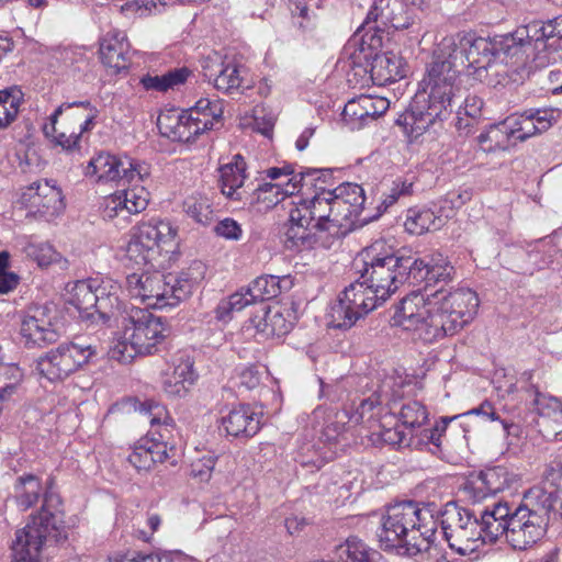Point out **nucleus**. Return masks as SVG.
Returning <instances> with one entry per match:
<instances>
[{"mask_svg":"<svg viewBox=\"0 0 562 562\" xmlns=\"http://www.w3.org/2000/svg\"><path fill=\"white\" fill-rule=\"evenodd\" d=\"M458 61L450 52L442 49V40L432 52V59L420 80L409 109L401 114L396 124L402 126L411 142L422 136L430 126L446 120L460 97L456 81Z\"/></svg>","mask_w":562,"mask_h":562,"instance_id":"1","label":"nucleus"},{"mask_svg":"<svg viewBox=\"0 0 562 562\" xmlns=\"http://www.w3.org/2000/svg\"><path fill=\"white\" fill-rule=\"evenodd\" d=\"M498 63L516 70L544 68L562 60V31L558 19L532 21L514 32L495 36Z\"/></svg>","mask_w":562,"mask_h":562,"instance_id":"2","label":"nucleus"},{"mask_svg":"<svg viewBox=\"0 0 562 562\" xmlns=\"http://www.w3.org/2000/svg\"><path fill=\"white\" fill-rule=\"evenodd\" d=\"M437 525L429 506L413 501L400 502L387 507L378 535L379 542L383 550H395L398 555H430L437 550L431 544Z\"/></svg>","mask_w":562,"mask_h":562,"instance_id":"3","label":"nucleus"},{"mask_svg":"<svg viewBox=\"0 0 562 562\" xmlns=\"http://www.w3.org/2000/svg\"><path fill=\"white\" fill-rule=\"evenodd\" d=\"M326 170L329 176L317 172L301 184V189L314 187L315 194L308 201H300L290 211L284 232L288 248L308 249L314 247L322 234L328 233L333 236L331 226H329L333 211L330 201L333 183L329 182L331 171Z\"/></svg>","mask_w":562,"mask_h":562,"instance_id":"4","label":"nucleus"},{"mask_svg":"<svg viewBox=\"0 0 562 562\" xmlns=\"http://www.w3.org/2000/svg\"><path fill=\"white\" fill-rule=\"evenodd\" d=\"M115 324L122 335L110 347L108 356L123 364L131 363L136 356L156 353L166 338L167 326L164 319L148 308L124 305Z\"/></svg>","mask_w":562,"mask_h":562,"instance_id":"5","label":"nucleus"},{"mask_svg":"<svg viewBox=\"0 0 562 562\" xmlns=\"http://www.w3.org/2000/svg\"><path fill=\"white\" fill-rule=\"evenodd\" d=\"M66 538L63 503L56 493L46 491L40 512L18 529L11 544L13 562H38L47 542Z\"/></svg>","mask_w":562,"mask_h":562,"instance_id":"6","label":"nucleus"},{"mask_svg":"<svg viewBox=\"0 0 562 562\" xmlns=\"http://www.w3.org/2000/svg\"><path fill=\"white\" fill-rule=\"evenodd\" d=\"M201 268V263L195 262L178 274L132 273L126 277L125 288L131 297L139 300L147 307L173 306L192 294L202 278V272L198 271Z\"/></svg>","mask_w":562,"mask_h":562,"instance_id":"7","label":"nucleus"},{"mask_svg":"<svg viewBox=\"0 0 562 562\" xmlns=\"http://www.w3.org/2000/svg\"><path fill=\"white\" fill-rule=\"evenodd\" d=\"M429 293L412 292L400 303L395 314V323L405 330L416 333L417 337L425 342H432L457 334L461 328L450 326V311L447 313L440 308L441 303L436 306L428 304Z\"/></svg>","mask_w":562,"mask_h":562,"instance_id":"8","label":"nucleus"},{"mask_svg":"<svg viewBox=\"0 0 562 562\" xmlns=\"http://www.w3.org/2000/svg\"><path fill=\"white\" fill-rule=\"evenodd\" d=\"M550 496L538 487L530 488L522 503L512 513L507 542L516 550H526L540 540L549 524Z\"/></svg>","mask_w":562,"mask_h":562,"instance_id":"9","label":"nucleus"},{"mask_svg":"<svg viewBox=\"0 0 562 562\" xmlns=\"http://www.w3.org/2000/svg\"><path fill=\"white\" fill-rule=\"evenodd\" d=\"M413 23V9L405 0H376L353 36L364 48L381 49L390 29L404 30Z\"/></svg>","mask_w":562,"mask_h":562,"instance_id":"10","label":"nucleus"},{"mask_svg":"<svg viewBox=\"0 0 562 562\" xmlns=\"http://www.w3.org/2000/svg\"><path fill=\"white\" fill-rule=\"evenodd\" d=\"M442 49L450 52L459 66L480 81L498 63L495 37L485 38L471 32L457 33L442 38Z\"/></svg>","mask_w":562,"mask_h":562,"instance_id":"11","label":"nucleus"},{"mask_svg":"<svg viewBox=\"0 0 562 562\" xmlns=\"http://www.w3.org/2000/svg\"><path fill=\"white\" fill-rule=\"evenodd\" d=\"M441 529L450 549L460 555L475 554L483 547L477 515L456 503H447L441 512Z\"/></svg>","mask_w":562,"mask_h":562,"instance_id":"12","label":"nucleus"},{"mask_svg":"<svg viewBox=\"0 0 562 562\" xmlns=\"http://www.w3.org/2000/svg\"><path fill=\"white\" fill-rule=\"evenodd\" d=\"M97 346L85 342H65L37 360L40 374L50 382L63 381L98 357Z\"/></svg>","mask_w":562,"mask_h":562,"instance_id":"13","label":"nucleus"},{"mask_svg":"<svg viewBox=\"0 0 562 562\" xmlns=\"http://www.w3.org/2000/svg\"><path fill=\"white\" fill-rule=\"evenodd\" d=\"M359 278L347 286L329 311V325L336 329H349L358 319L385 302Z\"/></svg>","mask_w":562,"mask_h":562,"instance_id":"14","label":"nucleus"},{"mask_svg":"<svg viewBox=\"0 0 562 562\" xmlns=\"http://www.w3.org/2000/svg\"><path fill=\"white\" fill-rule=\"evenodd\" d=\"M352 49L349 56V66L362 72H370L374 85L385 86L402 79L405 74L402 59L393 53H380V49L364 48L361 37L353 36L346 47Z\"/></svg>","mask_w":562,"mask_h":562,"instance_id":"15","label":"nucleus"},{"mask_svg":"<svg viewBox=\"0 0 562 562\" xmlns=\"http://www.w3.org/2000/svg\"><path fill=\"white\" fill-rule=\"evenodd\" d=\"M414 260L407 256L403 261L390 259L386 263L360 265L357 270L360 279L385 301L405 282L411 283V271Z\"/></svg>","mask_w":562,"mask_h":562,"instance_id":"16","label":"nucleus"},{"mask_svg":"<svg viewBox=\"0 0 562 562\" xmlns=\"http://www.w3.org/2000/svg\"><path fill=\"white\" fill-rule=\"evenodd\" d=\"M441 303L440 308L446 313L450 311L452 328H463L473 317L479 307V297L474 291L468 288L443 289L439 288L429 293L428 304L436 306Z\"/></svg>","mask_w":562,"mask_h":562,"instance_id":"17","label":"nucleus"},{"mask_svg":"<svg viewBox=\"0 0 562 562\" xmlns=\"http://www.w3.org/2000/svg\"><path fill=\"white\" fill-rule=\"evenodd\" d=\"M411 284L425 282L424 293L435 292L439 288L446 286L456 279V268L451 265L447 257L440 252H434L425 258L413 257Z\"/></svg>","mask_w":562,"mask_h":562,"instance_id":"18","label":"nucleus"},{"mask_svg":"<svg viewBox=\"0 0 562 562\" xmlns=\"http://www.w3.org/2000/svg\"><path fill=\"white\" fill-rule=\"evenodd\" d=\"M55 311L47 305H34L27 308L20 334L27 347H43L56 342L59 333L54 324Z\"/></svg>","mask_w":562,"mask_h":562,"instance_id":"19","label":"nucleus"},{"mask_svg":"<svg viewBox=\"0 0 562 562\" xmlns=\"http://www.w3.org/2000/svg\"><path fill=\"white\" fill-rule=\"evenodd\" d=\"M514 474L503 465L486 468L477 473H471L463 484L464 497L473 503H482L509 487Z\"/></svg>","mask_w":562,"mask_h":562,"instance_id":"20","label":"nucleus"},{"mask_svg":"<svg viewBox=\"0 0 562 562\" xmlns=\"http://www.w3.org/2000/svg\"><path fill=\"white\" fill-rule=\"evenodd\" d=\"M19 201L29 214L41 217H54L65 207L61 190L47 180L24 188Z\"/></svg>","mask_w":562,"mask_h":562,"instance_id":"21","label":"nucleus"},{"mask_svg":"<svg viewBox=\"0 0 562 562\" xmlns=\"http://www.w3.org/2000/svg\"><path fill=\"white\" fill-rule=\"evenodd\" d=\"M203 75L209 81L214 82L218 91L226 94L245 93L252 88V83L247 79V68L234 60L217 63L209 57L203 65Z\"/></svg>","mask_w":562,"mask_h":562,"instance_id":"22","label":"nucleus"},{"mask_svg":"<svg viewBox=\"0 0 562 562\" xmlns=\"http://www.w3.org/2000/svg\"><path fill=\"white\" fill-rule=\"evenodd\" d=\"M317 172L329 176L327 170H308L307 172L300 173V180H296V176H294L286 181L260 184L251 193L250 204L257 206L258 212H266L283 201L285 196L293 195L295 192L300 191L301 184Z\"/></svg>","mask_w":562,"mask_h":562,"instance_id":"23","label":"nucleus"},{"mask_svg":"<svg viewBox=\"0 0 562 562\" xmlns=\"http://www.w3.org/2000/svg\"><path fill=\"white\" fill-rule=\"evenodd\" d=\"M157 126L162 136L173 140L189 143L198 135L207 131V122H201L187 111L168 110L157 120Z\"/></svg>","mask_w":562,"mask_h":562,"instance_id":"24","label":"nucleus"},{"mask_svg":"<svg viewBox=\"0 0 562 562\" xmlns=\"http://www.w3.org/2000/svg\"><path fill=\"white\" fill-rule=\"evenodd\" d=\"M389 108L390 101L386 98L361 94L346 103L341 115L351 128H360L385 114Z\"/></svg>","mask_w":562,"mask_h":562,"instance_id":"25","label":"nucleus"},{"mask_svg":"<svg viewBox=\"0 0 562 562\" xmlns=\"http://www.w3.org/2000/svg\"><path fill=\"white\" fill-rule=\"evenodd\" d=\"M98 116V110L88 100L61 103L49 116L52 123L63 127L77 128L80 133L91 131Z\"/></svg>","mask_w":562,"mask_h":562,"instance_id":"26","label":"nucleus"},{"mask_svg":"<svg viewBox=\"0 0 562 562\" xmlns=\"http://www.w3.org/2000/svg\"><path fill=\"white\" fill-rule=\"evenodd\" d=\"M121 418L148 419V422H168L171 419L166 406L154 400L140 402L126 398L111 406L108 416Z\"/></svg>","mask_w":562,"mask_h":562,"instance_id":"27","label":"nucleus"},{"mask_svg":"<svg viewBox=\"0 0 562 562\" xmlns=\"http://www.w3.org/2000/svg\"><path fill=\"white\" fill-rule=\"evenodd\" d=\"M149 202V192L144 187L135 186L116 191L106 199L103 215L113 218L121 214H137L144 211Z\"/></svg>","mask_w":562,"mask_h":562,"instance_id":"28","label":"nucleus"},{"mask_svg":"<svg viewBox=\"0 0 562 562\" xmlns=\"http://www.w3.org/2000/svg\"><path fill=\"white\" fill-rule=\"evenodd\" d=\"M512 513L507 503H494L480 512L477 517L484 543L496 542L502 536L507 538Z\"/></svg>","mask_w":562,"mask_h":562,"instance_id":"29","label":"nucleus"},{"mask_svg":"<svg viewBox=\"0 0 562 562\" xmlns=\"http://www.w3.org/2000/svg\"><path fill=\"white\" fill-rule=\"evenodd\" d=\"M261 314L250 318L258 334L265 338L282 337L290 333L293 322L292 313L279 305L263 307Z\"/></svg>","mask_w":562,"mask_h":562,"instance_id":"30","label":"nucleus"},{"mask_svg":"<svg viewBox=\"0 0 562 562\" xmlns=\"http://www.w3.org/2000/svg\"><path fill=\"white\" fill-rule=\"evenodd\" d=\"M100 57L104 66L116 72L127 69L131 63L130 43L124 32H108L100 44Z\"/></svg>","mask_w":562,"mask_h":562,"instance_id":"31","label":"nucleus"},{"mask_svg":"<svg viewBox=\"0 0 562 562\" xmlns=\"http://www.w3.org/2000/svg\"><path fill=\"white\" fill-rule=\"evenodd\" d=\"M95 288L94 295L98 300L97 314L104 322L109 323L111 319H116V316L122 312L121 303L119 300L120 284L110 278L99 279L90 278Z\"/></svg>","mask_w":562,"mask_h":562,"instance_id":"32","label":"nucleus"},{"mask_svg":"<svg viewBox=\"0 0 562 562\" xmlns=\"http://www.w3.org/2000/svg\"><path fill=\"white\" fill-rule=\"evenodd\" d=\"M124 161L125 157L101 151L89 161L86 176L104 183L124 180Z\"/></svg>","mask_w":562,"mask_h":562,"instance_id":"33","label":"nucleus"},{"mask_svg":"<svg viewBox=\"0 0 562 562\" xmlns=\"http://www.w3.org/2000/svg\"><path fill=\"white\" fill-rule=\"evenodd\" d=\"M133 234L142 239L146 245L156 248L158 254L161 255L165 246L170 244L175 236L176 231L171 224L160 218H150L147 222H142L134 228Z\"/></svg>","mask_w":562,"mask_h":562,"instance_id":"34","label":"nucleus"},{"mask_svg":"<svg viewBox=\"0 0 562 562\" xmlns=\"http://www.w3.org/2000/svg\"><path fill=\"white\" fill-rule=\"evenodd\" d=\"M170 458L165 442L143 439L132 453L128 456V462L137 471H149L157 462H165Z\"/></svg>","mask_w":562,"mask_h":562,"instance_id":"35","label":"nucleus"},{"mask_svg":"<svg viewBox=\"0 0 562 562\" xmlns=\"http://www.w3.org/2000/svg\"><path fill=\"white\" fill-rule=\"evenodd\" d=\"M246 179V161L239 155H235L233 160L220 168V183L224 195L231 200H240L243 187Z\"/></svg>","mask_w":562,"mask_h":562,"instance_id":"36","label":"nucleus"},{"mask_svg":"<svg viewBox=\"0 0 562 562\" xmlns=\"http://www.w3.org/2000/svg\"><path fill=\"white\" fill-rule=\"evenodd\" d=\"M192 76V70L188 67L172 68L165 74H146L139 83L146 91L167 92L183 86Z\"/></svg>","mask_w":562,"mask_h":562,"instance_id":"37","label":"nucleus"},{"mask_svg":"<svg viewBox=\"0 0 562 562\" xmlns=\"http://www.w3.org/2000/svg\"><path fill=\"white\" fill-rule=\"evenodd\" d=\"M198 375L193 369V362L187 358L181 359L175 366L172 372L167 373L164 380V391L169 396H184L194 384Z\"/></svg>","mask_w":562,"mask_h":562,"instance_id":"38","label":"nucleus"},{"mask_svg":"<svg viewBox=\"0 0 562 562\" xmlns=\"http://www.w3.org/2000/svg\"><path fill=\"white\" fill-rule=\"evenodd\" d=\"M372 441L383 442L397 448H408L414 445L415 424H374Z\"/></svg>","mask_w":562,"mask_h":562,"instance_id":"39","label":"nucleus"},{"mask_svg":"<svg viewBox=\"0 0 562 562\" xmlns=\"http://www.w3.org/2000/svg\"><path fill=\"white\" fill-rule=\"evenodd\" d=\"M291 284L289 277L261 276L248 285V295L255 303L268 301L289 290Z\"/></svg>","mask_w":562,"mask_h":562,"instance_id":"40","label":"nucleus"},{"mask_svg":"<svg viewBox=\"0 0 562 562\" xmlns=\"http://www.w3.org/2000/svg\"><path fill=\"white\" fill-rule=\"evenodd\" d=\"M91 279L77 281L68 293L67 303L72 305L82 317L90 318L97 313L95 300Z\"/></svg>","mask_w":562,"mask_h":562,"instance_id":"41","label":"nucleus"},{"mask_svg":"<svg viewBox=\"0 0 562 562\" xmlns=\"http://www.w3.org/2000/svg\"><path fill=\"white\" fill-rule=\"evenodd\" d=\"M23 376L18 364L0 367V413L11 400L22 395Z\"/></svg>","mask_w":562,"mask_h":562,"instance_id":"42","label":"nucleus"},{"mask_svg":"<svg viewBox=\"0 0 562 562\" xmlns=\"http://www.w3.org/2000/svg\"><path fill=\"white\" fill-rule=\"evenodd\" d=\"M446 223L442 216H438L429 209H409L404 223L405 229L413 235H422L427 232L440 229Z\"/></svg>","mask_w":562,"mask_h":562,"instance_id":"43","label":"nucleus"},{"mask_svg":"<svg viewBox=\"0 0 562 562\" xmlns=\"http://www.w3.org/2000/svg\"><path fill=\"white\" fill-rule=\"evenodd\" d=\"M42 493L41 480L33 475L26 474L19 476L13 487V498L18 507L25 512L33 507Z\"/></svg>","mask_w":562,"mask_h":562,"instance_id":"44","label":"nucleus"},{"mask_svg":"<svg viewBox=\"0 0 562 562\" xmlns=\"http://www.w3.org/2000/svg\"><path fill=\"white\" fill-rule=\"evenodd\" d=\"M550 497L548 515L562 518V468L555 469L552 464L546 471L543 486H537Z\"/></svg>","mask_w":562,"mask_h":562,"instance_id":"45","label":"nucleus"},{"mask_svg":"<svg viewBox=\"0 0 562 562\" xmlns=\"http://www.w3.org/2000/svg\"><path fill=\"white\" fill-rule=\"evenodd\" d=\"M44 133L55 146L67 153H75L80 149L83 133L78 132L77 128L70 130V127H63L60 123L49 121V124L44 126Z\"/></svg>","mask_w":562,"mask_h":562,"instance_id":"46","label":"nucleus"},{"mask_svg":"<svg viewBox=\"0 0 562 562\" xmlns=\"http://www.w3.org/2000/svg\"><path fill=\"white\" fill-rule=\"evenodd\" d=\"M406 258L405 256H395L394 249L385 240L379 239L366 247L356 258L355 266L358 268L360 265H380L386 263L390 259L400 260Z\"/></svg>","mask_w":562,"mask_h":562,"instance_id":"47","label":"nucleus"},{"mask_svg":"<svg viewBox=\"0 0 562 562\" xmlns=\"http://www.w3.org/2000/svg\"><path fill=\"white\" fill-rule=\"evenodd\" d=\"M160 256L161 255L158 254L156 248H151L137 236L132 234L125 248V257L132 265L138 267L151 265L155 267V262H157Z\"/></svg>","mask_w":562,"mask_h":562,"instance_id":"48","label":"nucleus"},{"mask_svg":"<svg viewBox=\"0 0 562 562\" xmlns=\"http://www.w3.org/2000/svg\"><path fill=\"white\" fill-rule=\"evenodd\" d=\"M186 214L201 225H209L214 218L210 199L205 195H191L183 203Z\"/></svg>","mask_w":562,"mask_h":562,"instance_id":"49","label":"nucleus"},{"mask_svg":"<svg viewBox=\"0 0 562 562\" xmlns=\"http://www.w3.org/2000/svg\"><path fill=\"white\" fill-rule=\"evenodd\" d=\"M479 144L484 151L492 153L496 150H507L513 146V142L502 123L491 125L477 137Z\"/></svg>","mask_w":562,"mask_h":562,"instance_id":"50","label":"nucleus"},{"mask_svg":"<svg viewBox=\"0 0 562 562\" xmlns=\"http://www.w3.org/2000/svg\"><path fill=\"white\" fill-rule=\"evenodd\" d=\"M223 102L221 100H210L207 98L200 99L195 105L187 110L188 114L200 119L201 122H207V131L214 127L223 116Z\"/></svg>","mask_w":562,"mask_h":562,"instance_id":"51","label":"nucleus"},{"mask_svg":"<svg viewBox=\"0 0 562 562\" xmlns=\"http://www.w3.org/2000/svg\"><path fill=\"white\" fill-rule=\"evenodd\" d=\"M336 552L340 559L346 557L347 562H370L371 553H378L379 551L368 547L357 536H350L337 547Z\"/></svg>","mask_w":562,"mask_h":562,"instance_id":"52","label":"nucleus"},{"mask_svg":"<svg viewBox=\"0 0 562 562\" xmlns=\"http://www.w3.org/2000/svg\"><path fill=\"white\" fill-rule=\"evenodd\" d=\"M22 93L16 89L0 91V131L7 128L19 113Z\"/></svg>","mask_w":562,"mask_h":562,"instance_id":"53","label":"nucleus"},{"mask_svg":"<svg viewBox=\"0 0 562 562\" xmlns=\"http://www.w3.org/2000/svg\"><path fill=\"white\" fill-rule=\"evenodd\" d=\"M384 411L380 395L373 393L360 402L350 419H355V422H379L385 416Z\"/></svg>","mask_w":562,"mask_h":562,"instance_id":"54","label":"nucleus"},{"mask_svg":"<svg viewBox=\"0 0 562 562\" xmlns=\"http://www.w3.org/2000/svg\"><path fill=\"white\" fill-rule=\"evenodd\" d=\"M330 201L333 211L329 226H331L333 236H337L346 222H351L360 214L335 194L330 195Z\"/></svg>","mask_w":562,"mask_h":562,"instance_id":"55","label":"nucleus"},{"mask_svg":"<svg viewBox=\"0 0 562 562\" xmlns=\"http://www.w3.org/2000/svg\"><path fill=\"white\" fill-rule=\"evenodd\" d=\"M530 389L535 392L533 406L539 417L562 418V402L559 398L542 394L536 385Z\"/></svg>","mask_w":562,"mask_h":562,"instance_id":"56","label":"nucleus"},{"mask_svg":"<svg viewBox=\"0 0 562 562\" xmlns=\"http://www.w3.org/2000/svg\"><path fill=\"white\" fill-rule=\"evenodd\" d=\"M330 193L344 200L350 207L359 214L363 209L366 202L363 189L357 183H341L336 188H330Z\"/></svg>","mask_w":562,"mask_h":562,"instance_id":"57","label":"nucleus"},{"mask_svg":"<svg viewBox=\"0 0 562 562\" xmlns=\"http://www.w3.org/2000/svg\"><path fill=\"white\" fill-rule=\"evenodd\" d=\"M265 417V409L260 404H237L222 416L221 422H254Z\"/></svg>","mask_w":562,"mask_h":562,"instance_id":"58","label":"nucleus"},{"mask_svg":"<svg viewBox=\"0 0 562 562\" xmlns=\"http://www.w3.org/2000/svg\"><path fill=\"white\" fill-rule=\"evenodd\" d=\"M25 255L40 267H47L58 260L59 254L48 243L30 241L24 248Z\"/></svg>","mask_w":562,"mask_h":562,"instance_id":"59","label":"nucleus"},{"mask_svg":"<svg viewBox=\"0 0 562 562\" xmlns=\"http://www.w3.org/2000/svg\"><path fill=\"white\" fill-rule=\"evenodd\" d=\"M414 178L398 177L396 178L390 191L385 194L382 204L385 209L395 204L400 199L407 198L414 193Z\"/></svg>","mask_w":562,"mask_h":562,"instance_id":"60","label":"nucleus"},{"mask_svg":"<svg viewBox=\"0 0 562 562\" xmlns=\"http://www.w3.org/2000/svg\"><path fill=\"white\" fill-rule=\"evenodd\" d=\"M124 180L127 182H144L150 176V166L145 161L135 160L125 156Z\"/></svg>","mask_w":562,"mask_h":562,"instance_id":"61","label":"nucleus"},{"mask_svg":"<svg viewBox=\"0 0 562 562\" xmlns=\"http://www.w3.org/2000/svg\"><path fill=\"white\" fill-rule=\"evenodd\" d=\"M527 111L540 133L548 131L561 116L559 109H529Z\"/></svg>","mask_w":562,"mask_h":562,"instance_id":"62","label":"nucleus"},{"mask_svg":"<svg viewBox=\"0 0 562 562\" xmlns=\"http://www.w3.org/2000/svg\"><path fill=\"white\" fill-rule=\"evenodd\" d=\"M293 19V24L303 34L313 30L314 23L306 0H302L300 4H294L292 9H289Z\"/></svg>","mask_w":562,"mask_h":562,"instance_id":"63","label":"nucleus"},{"mask_svg":"<svg viewBox=\"0 0 562 562\" xmlns=\"http://www.w3.org/2000/svg\"><path fill=\"white\" fill-rule=\"evenodd\" d=\"M217 457L214 454L204 456L191 463L190 475L200 482H207L214 470Z\"/></svg>","mask_w":562,"mask_h":562,"instance_id":"64","label":"nucleus"}]
</instances>
